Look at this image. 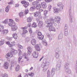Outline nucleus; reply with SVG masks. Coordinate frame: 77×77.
Here are the masks:
<instances>
[{
  "label": "nucleus",
  "mask_w": 77,
  "mask_h": 77,
  "mask_svg": "<svg viewBox=\"0 0 77 77\" xmlns=\"http://www.w3.org/2000/svg\"><path fill=\"white\" fill-rule=\"evenodd\" d=\"M29 41V39L28 38H27L25 39L26 42H28Z\"/></svg>",
  "instance_id": "69168bd1"
},
{
  "label": "nucleus",
  "mask_w": 77,
  "mask_h": 77,
  "mask_svg": "<svg viewBox=\"0 0 77 77\" xmlns=\"http://www.w3.org/2000/svg\"><path fill=\"white\" fill-rule=\"evenodd\" d=\"M51 7L52 6H51V5H49L48 6V8L49 9V11H50V10L51 8Z\"/></svg>",
  "instance_id": "8fccbe9b"
},
{
  "label": "nucleus",
  "mask_w": 77,
  "mask_h": 77,
  "mask_svg": "<svg viewBox=\"0 0 77 77\" xmlns=\"http://www.w3.org/2000/svg\"><path fill=\"white\" fill-rule=\"evenodd\" d=\"M15 21H16V22H19V19L18 18H15Z\"/></svg>",
  "instance_id": "052dcab7"
},
{
  "label": "nucleus",
  "mask_w": 77,
  "mask_h": 77,
  "mask_svg": "<svg viewBox=\"0 0 77 77\" xmlns=\"http://www.w3.org/2000/svg\"><path fill=\"white\" fill-rule=\"evenodd\" d=\"M34 17H38V16H39V12L37 11L36 12H34Z\"/></svg>",
  "instance_id": "cd10ccee"
},
{
  "label": "nucleus",
  "mask_w": 77,
  "mask_h": 77,
  "mask_svg": "<svg viewBox=\"0 0 77 77\" xmlns=\"http://www.w3.org/2000/svg\"><path fill=\"white\" fill-rule=\"evenodd\" d=\"M17 63V61L15 60H13V61H11V67H12V66H14V65Z\"/></svg>",
  "instance_id": "f3484780"
},
{
  "label": "nucleus",
  "mask_w": 77,
  "mask_h": 77,
  "mask_svg": "<svg viewBox=\"0 0 77 77\" xmlns=\"http://www.w3.org/2000/svg\"><path fill=\"white\" fill-rule=\"evenodd\" d=\"M63 38V34L60 33L59 35L58 36V39H61Z\"/></svg>",
  "instance_id": "c756f323"
},
{
  "label": "nucleus",
  "mask_w": 77,
  "mask_h": 77,
  "mask_svg": "<svg viewBox=\"0 0 77 77\" xmlns=\"http://www.w3.org/2000/svg\"><path fill=\"white\" fill-rule=\"evenodd\" d=\"M36 41L35 39H32L31 44L32 45H35V44H36Z\"/></svg>",
  "instance_id": "b1692460"
},
{
  "label": "nucleus",
  "mask_w": 77,
  "mask_h": 77,
  "mask_svg": "<svg viewBox=\"0 0 77 77\" xmlns=\"http://www.w3.org/2000/svg\"><path fill=\"white\" fill-rule=\"evenodd\" d=\"M18 48H20V49H23V46L20 45H18Z\"/></svg>",
  "instance_id": "37998d69"
},
{
  "label": "nucleus",
  "mask_w": 77,
  "mask_h": 77,
  "mask_svg": "<svg viewBox=\"0 0 77 77\" xmlns=\"http://www.w3.org/2000/svg\"><path fill=\"white\" fill-rule=\"evenodd\" d=\"M60 55L59 54V53H55V57L56 59H59V58Z\"/></svg>",
  "instance_id": "72a5a7b5"
},
{
  "label": "nucleus",
  "mask_w": 77,
  "mask_h": 77,
  "mask_svg": "<svg viewBox=\"0 0 77 77\" xmlns=\"http://www.w3.org/2000/svg\"><path fill=\"white\" fill-rule=\"evenodd\" d=\"M58 6L60 7V9H63V5L62 4V3L61 2H59L57 4Z\"/></svg>",
  "instance_id": "ddd939ff"
},
{
  "label": "nucleus",
  "mask_w": 77,
  "mask_h": 77,
  "mask_svg": "<svg viewBox=\"0 0 77 77\" xmlns=\"http://www.w3.org/2000/svg\"><path fill=\"white\" fill-rule=\"evenodd\" d=\"M13 38L15 39H17V38L18 37V36L17 35V34L16 33H14L13 34Z\"/></svg>",
  "instance_id": "c85d7f7f"
},
{
  "label": "nucleus",
  "mask_w": 77,
  "mask_h": 77,
  "mask_svg": "<svg viewBox=\"0 0 77 77\" xmlns=\"http://www.w3.org/2000/svg\"><path fill=\"white\" fill-rule=\"evenodd\" d=\"M2 77H8V75L5 74L2 75Z\"/></svg>",
  "instance_id": "4d7b16f0"
},
{
  "label": "nucleus",
  "mask_w": 77,
  "mask_h": 77,
  "mask_svg": "<svg viewBox=\"0 0 77 77\" xmlns=\"http://www.w3.org/2000/svg\"><path fill=\"white\" fill-rule=\"evenodd\" d=\"M3 26L0 25V32H2L3 30Z\"/></svg>",
  "instance_id": "473e14b6"
},
{
  "label": "nucleus",
  "mask_w": 77,
  "mask_h": 77,
  "mask_svg": "<svg viewBox=\"0 0 77 77\" xmlns=\"http://www.w3.org/2000/svg\"><path fill=\"white\" fill-rule=\"evenodd\" d=\"M75 70L76 71V72L77 73V66H75Z\"/></svg>",
  "instance_id": "774afa93"
},
{
  "label": "nucleus",
  "mask_w": 77,
  "mask_h": 77,
  "mask_svg": "<svg viewBox=\"0 0 77 77\" xmlns=\"http://www.w3.org/2000/svg\"><path fill=\"white\" fill-rule=\"evenodd\" d=\"M20 70V66L17 65L16 68V71H18Z\"/></svg>",
  "instance_id": "4c0bfd02"
},
{
  "label": "nucleus",
  "mask_w": 77,
  "mask_h": 77,
  "mask_svg": "<svg viewBox=\"0 0 77 77\" xmlns=\"http://www.w3.org/2000/svg\"><path fill=\"white\" fill-rule=\"evenodd\" d=\"M5 43V42L4 41V40H2L0 42V45H2L3 44H4Z\"/></svg>",
  "instance_id": "f704fd0d"
},
{
  "label": "nucleus",
  "mask_w": 77,
  "mask_h": 77,
  "mask_svg": "<svg viewBox=\"0 0 77 77\" xmlns=\"http://www.w3.org/2000/svg\"><path fill=\"white\" fill-rule=\"evenodd\" d=\"M45 2L48 3V2H51L52 1V0H45Z\"/></svg>",
  "instance_id": "13d9d810"
},
{
  "label": "nucleus",
  "mask_w": 77,
  "mask_h": 77,
  "mask_svg": "<svg viewBox=\"0 0 77 77\" xmlns=\"http://www.w3.org/2000/svg\"><path fill=\"white\" fill-rule=\"evenodd\" d=\"M18 51L19 52V56L20 55V54H21V50L20 49H18Z\"/></svg>",
  "instance_id": "5fc2aeb1"
},
{
  "label": "nucleus",
  "mask_w": 77,
  "mask_h": 77,
  "mask_svg": "<svg viewBox=\"0 0 77 77\" xmlns=\"http://www.w3.org/2000/svg\"><path fill=\"white\" fill-rule=\"evenodd\" d=\"M25 59H26L27 61H28V60H29V58L26 57H25Z\"/></svg>",
  "instance_id": "0e129e2a"
},
{
  "label": "nucleus",
  "mask_w": 77,
  "mask_h": 77,
  "mask_svg": "<svg viewBox=\"0 0 77 77\" xmlns=\"http://www.w3.org/2000/svg\"><path fill=\"white\" fill-rule=\"evenodd\" d=\"M9 22V20H8V19H6L3 22V23H4L5 24H7Z\"/></svg>",
  "instance_id": "e433bc0d"
},
{
  "label": "nucleus",
  "mask_w": 77,
  "mask_h": 77,
  "mask_svg": "<svg viewBox=\"0 0 77 77\" xmlns=\"http://www.w3.org/2000/svg\"><path fill=\"white\" fill-rule=\"evenodd\" d=\"M41 7V4H38L36 7V8L38 10H39Z\"/></svg>",
  "instance_id": "7c9ffc66"
},
{
  "label": "nucleus",
  "mask_w": 77,
  "mask_h": 77,
  "mask_svg": "<svg viewBox=\"0 0 77 77\" xmlns=\"http://www.w3.org/2000/svg\"><path fill=\"white\" fill-rule=\"evenodd\" d=\"M19 15L20 17H23V12H21L19 14Z\"/></svg>",
  "instance_id": "a18cd8bd"
},
{
  "label": "nucleus",
  "mask_w": 77,
  "mask_h": 77,
  "mask_svg": "<svg viewBox=\"0 0 77 77\" xmlns=\"http://www.w3.org/2000/svg\"><path fill=\"white\" fill-rule=\"evenodd\" d=\"M28 52L27 54L28 56H30L31 54V52H32V48L30 47H29L28 48Z\"/></svg>",
  "instance_id": "1a4fd4ad"
},
{
  "label": "nucleus",
  "mask_w": 77,
  "mask_h": 77,
  "mask_svg": "<svg viewBox=\"0 0 77 77\" xmlns=\"http://www.w3.org/2000/svg\"><path fill=\"white\" fill-rule=\"evenodd\" d=\"M47 74H48V75H50V70H48Z\"/></svg>",
  "instance_id": "680f3d73"
},
{
  "label": "nucleus",
  "mask_w": 77,
  "mask_h": 77,
  "mask_svg": "<svg viewBox=\"0 0 77 77\" xmlns=\"http://www.w3.org/2000/svg\"><path fill=\"white\" fill-rule=\"evenodd\" d=\"M4 66L5 69H8L9 67V64L7 62L5 63Z\"/></svg>",
  "instance_id": "6ab92c4d"
},
{
  "label": "nucleus",
  "mask_w": 77,
  "mask_h": 77,
  "mask_svg": "<svg viewBox=\"0 0 77 77\" xmlns=\"http://www.w3.org/2000/svg\"><path fill=\"white\" fill-rule=\"evenodd\" d=\"M42 44H43L45 46H47V43L45 41H42Z\"/></svg>",
  "instance_id": "a19ab883"
},
{
  "label": "nucleus",
  "mask_w": 77,
  "mask_h": 77,
  "mask_svg": "<svg viewBox=\"0 0 77 77\" xmlns=\"http://www.w3.org/2000/svg\"><path fill=\"white\" fill-rule=\"evenodd\" d=\"M52 25H51L50 26H49V30L50 32H51V31H50V30H51L52 29V26H51Z\"/></svg>",
  "instance_id": "49530a36"
},
{
  "label": "nucleus",
  "mask_w": 77,
  "mask_h": 77,
  "mask_svg": "<svg viewBox=\"0 0 77 77\" xmlns=\"http://www.w3.org/2000/svg\"><path fill=\"white\" fill-rule=\"evenodd\" d=\"M9 6H8L5 9V11L6 12H9Z\"/></svg>",
  "instance_id": "58836bf2"
},
{
  "label": "nucleus",
  "mask_w": 77,
  "mask_h": 77,
  "mask_svg": "<svg viewBox=\"0 0 77 77\" xmlns=\"http://www.w3.org/2000/svg\"><path fill=\"white\" fill-rule=\"evenodd\" d=\"M48 36L49 39V40H50V41H51L52 40V37H51V36H50V35H48Z\"/></svg>",
  "instance_id": "6e6d98bb"
},
{
  "label": "nucleus",
  "mask_w": 77,
  "mask_h": 77,
  "mask_svg": "<svg viewBox=\"0 0 77 77\" xmlns=\"http://www.w3.org/2000/svg\"><path fill=\"white\" fill-rule=\"evenodd\" d=\"M43 22L42 21H39L38 26L40 28H41V27H42L43 26Z\"/></svg>",
  "instance_id": "a211bd4d"
},
{
  "label": "nucleus",
  "mask_w": 77,
  "mask_h": 77,
  "mask_svg": "<svg viewBox=\"0 0 77 77\" xmlns=\"http://www.w3.org/2000/svg\"><path fill=\"white\" fill-rule=\"evenodd\" d=\"M50 22H49V20H47L45 21V22L46 24H48V26H52L53 24L54 23V20L53 19H50Z\"/></svg>",
  "instance_id": "20e7f679"
},
{
  "label": "nucleus",
  "mask_w": 77,
  "mask_h": 77,
  "mask_svg": "<svg viewBox=\"0 0 77 77\" xmlns=\"http://www.w3.org/2000/svg\"><path fill=\"white\" fill-rule=\"evenodd\" d=\"M59 51H60V50H59V48H57L55 51L56 53H59Z\"/></svg>",
  "instance_id": "ea45409f"
},
{
  "label": "nucleus",
  "mask_w": 77,
  "mask_h": 77,
  "mask_svg": "<svg viewBox=\"0 0 77 77\" xmlns=\"http://www.w3.org/2000/svg\"><path fill=\"white\" fill-rule=\"evenodd\" d=\"M49 65V62H47L45 63H43L42 64V67L43 68V71H45L48 68V65Z\"/></svg>",
  "instance_id": "f257e3e1"
},
{
  "label": "nucleus",
  "mask_w": 77,
  "mask_h": 77,
  "mask_svg": "<svg viewBox=\"0 0 77 77\" xmlns=\"http://www.w3.org/2000/svg\"><path fill=\"white\" fill-rule=\"evenodd\" d=\"M29 12V10H26L25 11V14H28V13Z\"/></svg>",
  "instance_id": "603ef678"
},
{
  "label": "nucleus",
  "mask_w": 77,
  "mask_h": 77,
  "mask_svg": "<svg viewBox=\"0 0 77 77\" xmlns=\"http://www.w3.org/2000/svg\"><path fill=\"white\" fill-rule=\"evenodd\" d=\"M17 26H13L12 27L11 29L12 31H15V30H16L17 29Z\"/></svg>",
  "instance_id": "412c9836"
},
{
  "label": "nucleus",
  "mask_w": 77,
  "mask_h": 77,
  "mask_svg": "<svg viewBox=\"0 0 77 77\" xmlns=\"http://www.w3.org/2000/svg\"><path fill=\"white\" fill-rule=\"evenodd\" d=\"M69 65V63H66L65 65V71L67 73H68V74H71V70L69 69V67H68V65Z\"/></svg>",
  "instance_id": "7ed1b4c3"
},
{
  "label": "nucleus",
  "mask_w": 77,
  "mask_h": 77,
  "mask_svg": "<svg viewBox=\"0 0 77 77\" xmlns=\"http://www.w3.org/2000/svg\"><path fill=\"white\" fill-rule=\"evenodd\" d=\"M35 9H36V7L32 6L30 8L29 10L30 11H35Z\"/></svg>",
  "instance_id": "bb28decb"
},
{
  "label": "nucleus",
  "mask_w": 77,
  "mask_h": 77,
  "mask_svg": "<svg viewBox=\"0 0 77 77\" xmlns=\"http://www.w3.org/2000/svg\"><path fill=\"white\" fill-rule=\"evenodd\" d=\"M58 62L59 64L57 65V70L58 71L60 70V65H61V63L62 62V60H58Z\"/></svg>",
  "instance_id": "423d86ee"
},
{
  "label": "nucleus",
  "mask_w": 77,
  "mask_h": 77,
  "mask_svg": "<svg viewBox=\"0 0 77 77\" xmlns=\"http://www.w3.org/2000/svg\"><path fill=\"white\" fill-rule=\"evenodd\" d=\"M33 18V17H29L27 18V22H29L30 23L32 21V19Z\"/></svg>",
  "instance_id": "a878e982"
},
{
  "label": "nucleus",
  "mask_w": 77,
  "mask_h": 77,
  "mask_svg": "<svg viewBox=\"0 0 77 77\" xmlns=\"http://www.w3.org/2000/svg\"><path fill=\"white\" fill-rule=\"evenodd\" d=\"M8 25L11 27H12L13 26H14L15 24L14 22H10L8 24Z\"/></svg>",
  "instance_id": "393cba45"
},
{
  "label": "nucleus",
  "mask_w": 77,
  "mask_h": 77,
  "mask_svg": "<svg viewBox=\"0 0 77 77\" xmlns=\"http://www.w3.org/2000/svg\"><path fill=\"white\" fill-rule=\"evenodd\" d=\"M55 71L56 69H55V68H53L51 70V74L52 75H54V74H55Z\"/></svg>",
  "instance_id": "2eb2a0df"
},
{
  "label": "nucleus",
  "mask_w": 77,
  "mask_h": 77,
  "mask_svg": "<svg viewBox=\"0 0 77 77\" xmlns=\"http://www.w3.org/2000/svg\"><path fill=\"white\" fill-rule=\"evenodd\" d=\"M31 77H33V75H34V73H33L32 72L31 73H29L28 74Z\"/></svg>",
  "instance_id": "c03bdc74"
},
{
  "label": "nucleus",
  "mask_w": 77,
  "mask_h": 77,
  "mask_svg": "<svg viewBox=\"0 0 77 77\" xmlns=\"http://www.w3.org/2000/svg\"><path fill=\"white\" fill-rule=\"evenodd\" d=\"M65 36H66V35H68V32H65Z\"/></svg>",
  "instance_id": "338daca9"
},
{
  "label": "nucleus",
  "mask_w": 77,
  "mask_h": 77,
  "mask_svg": "<svg viewBox=\"0 0 77 77\" xmlns=\"http://www.w3.org/2000/svg\"><path fill=\"white\" fill-rule=\"evenodd\" d=\"M39 4V2H34L32 3V5L35 6H36Z\"/></svg>",
  "instance_id": "5701e85b"
},
{
  "label": "nucleus",
  "mask_w": 77,
  "mask_h": 77,
  "mask_svg": "<svg viewBox=\"0 0 77 77\" xmlns=\"http://www.w3.org/2000/svg\"><path fill=\"white\" fill-rule=\"evenodd\" d=\"M38 36H42V33H41V32H38Z\"/></svg>",
  "instance_id": "3c124183"
},
{
  "label": "nucleus",
  "mask_w": 77,
  "mask_h": 77,
  "mask_svg": "<svg viewBox=\"0 0 77 77\" xmlns=\"http://www.w3.org/2000/svg\"><path fill=\"white\" fill-rule=\"evenodd\" d=\"M14 2V1L13 0H11L10 2L8 3V4L9 5H11Z\"/></svg>",
  "instance_id": "864d4df0"
},
{
  "label": "nucleus",
  "mask_w": 77,
  "mask_h": 77,
  "mask_svg": "<svg viewBox=\"0 0 77 77\" xmlns=\"http://www.w3.org/2000/svg\"><path fill=\"white\" fill-rule=\"evenodd\" d=\"M41 5L44 9H45L47 7V4L45 2H43L41 3Z\"/></svg>",
  "instance_id": "4468645a"
},
{
  "label": "nucleus",
  "mask_w": 77,
  "mask_h": 77,
  "mask_svg": "<svg viewBox=\"0 0 77 77\" xmlns=\"http://www.w3.org/2000/svg\"><path fill=\"white\" fill-rule=\"evenodd\" d=\"M35 48L37 51H40V48H39V46L38 45H35Z\"/></svg>",
  "instance_id": "4be33fe9"
},
{
  "label": "nucleus",
  "mask_w": 77,
  "mask_h": 77,
  "mask_svg": "<svg viewBox=\"0 0 77 77\" xmlns=\"http://www.w3.org/2000/svg\"><path fill=\"white\" fill-rule=\"evenodd\" d=\"M53 9V11L54 12V13H55V14H58L59 9L57 8H56V7H54Z\"/></svg>",
  "instance_id": "aec40b11"
},
{
  "label": "nucleus",
  "mask_w": 77,
  "mask_h": 77,
  "mask_svg": "<svg viewBox=\"0 0 77 77\" xmlns=\"http://www.w3.org/2000/svg\"><path fill=\"white\" fill-rule=\"evenodd\" d=\"M50 30L51 31H54L55 32V30H56V29H55V28H54V27L53 26H52V29H50Z\"/></svg>",
  "instance_id": "79ce46f5"
},
{
  "label": "nucleus",
  "mask_w": 77,
  "mask_h": 77,
  "mask_svg": "<svg viewBox=\"0 0 77 77\" xmlns=\"http://www.w3.org/2000/svg\"><path fill=\"white\" fill-rule=\"evenodd\" d=\"M38 38L40 40H42L44 39V35H42L40 36H38Z\"/></svg>",
  "instance_id": "2f4dec72"
},
{
  "label": "nucleus",
  "mask_w": 77,
  "mask_h": 77,
  "mask_svg": "<svg viewBox=\"0 0 77 77\" xmlns=\"http://www.w3.org/2000/svg\"><path fill=\"white\" fill-rule=\"evenodd\" d=\"M54 19L55 20V22L57 23H59L60 22V18L58 17L57 16L55 17Z\"/></svg>",
  "instance_id": "9b49d317"
},
{
  "label": "nucleus",
  "mask_w": 77,
  "mask_h": 77,
  "mask_svg": "<svg viewBox=\"0 0 77 77\" xmlns=\"http://www.w3.org/2000/svg\"><path fill=\"white\" fill-rule=\"evenodd\" d=\"M32 26V24H31V23H29L28 24V27H30Z\"/></svg>",
  "instance_id": "e2e57ef3"
},
{
  "label": "nucleus",
  "mask_w": 77,
  "mask_h": 77,
  "mask_svg": "<svg viewBox=\"0 0 77 77\" xmlns=\"http://www.w3.org/2000/svg\"><path fill=\"white\" fill-rule=\"evenodd\" d=\"M6 44L8 45L9 47H12L14 45H15V42H12L11 43H10V42L9 41L6 42Z\"/></svg>",
  "instance_id": "39448f33"
},
{
  "label": "nucleus",
  "mask_w": 77,
  "mask_h": 77,
  "mask_svg": "<svg viewBox=\"0 0 77 77\" xmlns=\"http://www.w3.org/2000/svg\"><path fill=\"white\" fill-rule=\"evenodd\" d=\"M21 29L23 30V32L21 34L22 35H23V34H26V33H27V31L26 29V28H21Z\"/></svg>",
  "instance_id": "9d476101"
},
{
  "label": "nucleus",
  "mask_w": 77,
  "mask_h": 77,
  "mask_svg": "<svg viewBox=\"0 0 77 77\" xmlns=\"http://www.w3.org/2000/svg\"><path fill=\"white\" fill-rule=\"evenodd\" d=\"M22 59V57H19V58L18 59V63H20V60H21V59Z\"/></svg>",
  "instance_id": "09e8293b"
},
{
  "label": "nucleus",
  "mask_w": 77,
  "mask_h": 77,
  "mask_svg": "<svg viewBox=\"0 0 77 77\" xmlns=\"http://www.w3.org/2000/svg\"><path fill=\"white\" fill-rule=\"evenodd\" d=\"M7 39L8 41H12V37H8Z\"/></svg>",
  "instance_id": "bf43d9fd"
},
{
  "label": "nucleus",
  "mask_w": 77,
  "mask_h": 77,
  "mask_svg": "<svg viewBox=\"0 0 77 77\" xmlns=\"http://www.w3.org/2000/svg\"><path fill=\"white\" fill-rule=\"evenodd\" d=\"M21 2L23 4V6L25 8H27L28 6H29V3L24 1H21Z\"/></svg>",
  "instance_id": "0eeeda50"
},
{
  "label": "nucleus",
  "mask_w": 77,
  "mask_h": 77,
  "mask_svg": "<svg viewBox=\"0 0 77 77\" xmlns=\"http://www.w3.org/2000/svg\"><path fill=\"white\" fill-rule=\"evenodd\" d=\"M2 32V34H3L4 35H6L7 34V33L8 32V30L5 29L4 30H3Z\"/></svg>",
  "instance_id": "dca6fc26"
},
{
  "label": "nucleus",
  "mask_w": 77,
  "mask_h": 77,
  "mask_svg": "<svg viewBox=\"0 0 77 77\" xmlns=\"http://www.w3.org/2000/svg\"><path fill=\"white\" fill-rule=\"evenodd\" d=\"M69 15L70 16L69 18L71 23H72V14L71 13V9L69 10Z\"/></svg>",
  "instance_id": "6e6552de"
},
{
  "label": "nucleus",
  "mask_w": 77,
  "mask_h": 77,
  "mask_svg": "<svg viewBox=\"0 0 77 77\" xmlns=\"http://www.w3.org/2000/svg\"><path fill=\"white\" fill-rule=\"evenodd\" d=\"M32 27H36V26H37V25H36V23H33L32 25Z\"/></svg>",
  "instance_id": "c9c22d12"
},
{
  "label": "nucleus",
  "mask_w": 77,
  "mask_h": 77,
  "mask_svg": "<svg viewBox=\"0 0 77 77\" xmlns=\"http://www.w3.org/2000/svg\"><path fill=\"white\" fill-rule=\"evenodd\" d=\"M17 51L15 50L13 52L8 53L7 54V57H6V59H9V57H11L13 56V55H14V54L15 55L16 54H17Z\"/></svg>",
  "instance_id": "f03ea898"
},
{
  "label": "nucleus",
  "mask_w": 77,
  "mask_h": 77,
  "mask_svg": "<svg viewBox=\"0 0 77 77\" xmlns=\"http://www.w3.org/2000/svg\"><path fill=\"white\" fill-rule=\"evenodd\" d=\"M48 13V11H44V15L45 16L47 15V14Z\"/></svg>",
  "instance_id": "de8ad7c7"
},
{
  "label": "nucleus",
  "mask_w": 77,
  "mask_h": 77,
  "mask_svg": "<svg viewBox=\"0 0 77 77\" xmlns=\"http://www.w3.org/2000/svg\"><path fill=\"white\" fill-rule=\"evenodd\" d=\"M32 55L33 57H34V58H36L38 57V54L35 51H34L32 53Z\"/></svg>",
  "instance_id": "f8f14e48"
}]
</instances>
